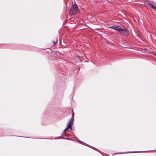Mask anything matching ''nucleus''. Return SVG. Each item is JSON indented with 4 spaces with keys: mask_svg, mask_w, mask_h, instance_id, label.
<instances>
[{
    "mask_svg": "<svg viewBox=\"0 0 156 156\" xmlns=\"http://www.w3.org/2000/svg\"><path fill=\"white\" fill-rule=\"evenodd\" d=\"M78 12V8L77 5L75 4L72 6L70 9L69 14L70 15H76Z\"/></svg>",
    "mask_w": 156,
    "mask_h": 156,
    "instance_id": "obj_1",
    "label": "nucleus"
},
{
    "mask_svg": "<svg viewBox=\"0 0 156 156\" xmlns=\"http://www.w3.org/2000/svg\"><path fill=\"white\" fill-rule=\"evenodd\" d=\"M71 111L72 112V117L71 118V119H70L69 121L68 122L67 124V128L68 129H70V130H72V127L73 126V121L74 120V113L73 112V109L71 110Z\"/></svg>",
    "mask_w": 156,
    "mask_h": 156,
    "instance_id": "obj_2",
    "label": "nucleus"
},
{
    "mask_svg": "<svg viewBox=\"0 0 156 156\" xmlns=\"http://www.w3.org/2000/svg\"><path fill=\"white\" fill-rule=\"evenodd\" d=\"M119 32L121 34L124 36H127L129 34L128 31L126 28L123 29L122 28V30Z\"/></svg>",
    "mask_w": 156,
    "mask_h": 156,
    "instance_id": "obj_3",
    "label": "nucleus"
},
{
    "mask_svg": "<svg viewBox=\"0 0 156 156\" xmlns=\"http://www.w3.org/2000/svg\"><path fill=\"white\" fill-rule=\"evenodd\" d=\"M122 27L120 26H116L115 30L119 31V32L122 30Z\"/></svg>",
    "mask_w": 156,
    "mask_h": 156,
    "instance_id": "obj_4",
    "label": "nucleus"
},
{
    "mask_svg": "<svg viewBox=\"0 0 156 156\" xmlns=\"http://www.w3.org/2000/svg\"><path fill=\"white\" fill-rule=\"evenodd\" d=\"M149 5H151L154 10H156V7L152 3H151V4H149Z\"/></svg>",
    "mask_w": 156,
    "mask_h": 156,
    "instance_id": "obj_5",
    "label": "nucleus"
},
{
    "mask_svg": "<svg viewBox=\"0 0 156 156\" xmlns=\"http://www.w3.org/2000/svg\"><path fill=\"white\" fill-rule=\"evenodd\" d=\"M57 41L58 39L57 38L55 39V41H53V43L54 45H55L56 44Z\"/></svg>",
    "mask_w": 156,
    "mask_h": 156,
    "instance_id": "obj_6",
    "label": "nucleus"
},
{
    "mask_svg": "<svg viewBox=\"0 0 156 156\" xmlns=\"http://www.w3.org/2000/svg\"><path fill=\"white\" fill-rule=\"evenodd\" d=\"M110 27L111 28L113 29L114 30H115L116 26H111Z\"/></svg>",
    "mask_w": 156,
    "mask_h": 156,
    "instance_id": "obj_7",
    "label": "nucleus"
},
{
    "mask_svg": "<svg viewBox=\"0 0 156 156\" xmlns=\"http://www.w3.org/2000/svg\"><path fill=\"white\" fill-rule=\"evenodd\" d=\"M69 129H68V128H66L64 130V133H65L66 132V131L68 130Z\"/></svg>",
    "mask_w": 156,
    "mask_h": 156,
    "instance_id": "obj_8",
    "label": "nucleus"
},
{
    "mask_svg": "<svg viewBox=\"0 0 156 156\" xmlns=\"http://www.w3.org/2000/svg\"><path fill=\"white\" fill-rule=\"evenodd\" d=\"M77 141L79 143L82 142L79 139H77Z\"/></svg>",
    "mask_w": 156,
    "mask_h": 156,
    "instance_id": "obj_9",
    "label": "nucleus"
},
{
    "mask_svg": "<svg viewBox=\"0 0 156 156\" xmlns=\"http://www.w3.org/2000/svg\"><path fill=\"white\" fill-rule=\"evenodd\" d=\"M18 136V137H21V136Z\"/></svg>",
    "mask_w": 156,
    "mask_h": 156,
    "instance_id": "obj_10",
    "label": "nucleus"
},
{
    "mask_svg": "<svg viewBox=\"0 0 156 156\" xmlns=\"http://www.w3.org/2000/svg\"><path fill=\"white\" fill-rule=\"evenodd\" d=\"M151 3H148V5H149V4H151Z\"/></svg>",
    "mask_w": 156,
    "mask_h": 156,
    "instance_id": "obj_11",
    "label": "nucleus"
},
{
    "mask_svg": "<svg viewBox=\"0 0 156 156\" xmlns=\"http://www.w3.org/2000/svg\"><path fill=\"white\" fill-rule=\"evenodd\" d=\"M152 54H154V53H151Z\"/></svg>",
    "mask_w": 156,
    "mask_h": 156,
    "instance_id": "obj_12",
    "label": "nucleus"
}]
</instances>
